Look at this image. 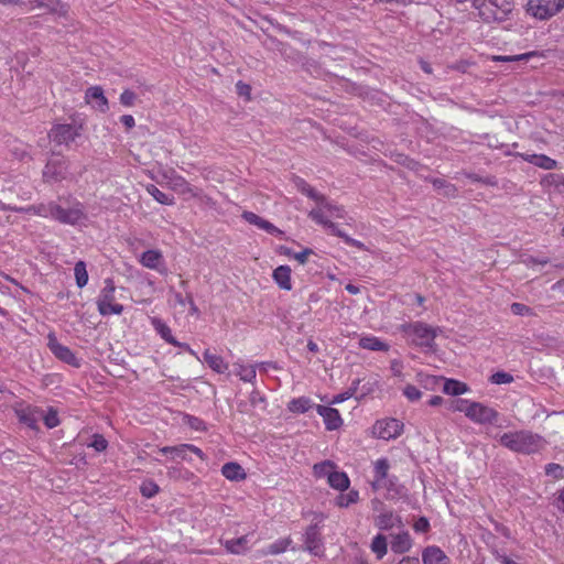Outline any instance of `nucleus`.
<instances>
[{
    "mask_svg": "<svg viewBox=\"0 0 564 564\" xmlns=\"http://www.w3.org/2000/svg\"><path fill=\"white\" fill-rule=\"evenodd\" d=\"M499 443L508 449L521 454L536 453L544 445L542 436L527 430L503 433Z\"/></svg>",
    "mask_w": 564,
    "mask_h": 564,
    "instance_id": "nucleus-1",
    "label": "nucleus"
},
{
    "mask_svg": "<svg viewBox=\"0 0 564 564\" xmlns=\"http://www.w3.org/2000/svg\"><path fill=\"white\" fill-rule=\"evenodd\" d=\"M403 330L412 336V343L416 346L433 349L436 329L422 322L403 325Z\"/></svg>",
    "mask_w": 564,
    "mask_h": 564,
    "instance_id": "nucleus-2",
    "label": "nucleus"
},
{
    "mask_svg": "<svg viewBox=\"0 0 564 564\" xmlns=\"http://www.w3.org/2000/svg\"><path fill=\"white\" fill-rule=\"evenodd\" d=\"M564 8V0H529L527 12L539 20H549Z\"/></svg>",
    "mask_w": 564,
    "mask_h": 564,
    "instance_id": "nucleus-3",
    "label": "nucleus"
},
{
    "mask_svg": "<svg viewBox=\"0 0 564 564\" xmlns=\"http://www.w3.org/2000/svg\"><path fill=\"white\" fill-rule=\"evenodd\" d=\"M115 282L111 278L105 280V286L100 292V295L97 300L98 311L101 315H120L123 311V306L121 304L113 303L115 302Z\"/></svg>",
    "mask_w": 564,
    "mask_h": 564,
    "instance_id": "nucleus-4",
    "label": "nucleus"
},
{
    "mask_svg": "<svg viewBox=\"0 0 564 564\" xmlns=\"http://www.w3.org/2000/svg\"><path fill=\"white\" fill-rule=\"evenodd\" d=\"M303 550L308 552L310 554L318 557H323L325 555V546L323 542V536L319 531V527L317 523L310 524L304 534H303Z\"/></svg>",
    "mask_w": 564,
    "mask_h": 564,
    "instance_id": "nucleus-5",
    "label": "nucleus"
},
{
    "mask_svg": "<svg viewBox=\"0 0 564 564\" xmlns=\"http://www.w3.org/2000/svg\"><path fill=\"white\" fill-rule=\"evenodd\" d=\"M52 218L61 224L77 225L86 218L83 206L76 203L70 208H63L54 202Z\"/></svg>",
    "mask_w": 564,
    "mask_h": 564,
    "instance_id": "nucleus-6",
    "label": "nucleus"
},
{
    "mask_svg": "<svg viewBox=\"0 0 564 564\" xmlns=\"http://www.w3.org/2000/svg\"><path fill=\"white\" fill-rule=\"evenodd\" d=\"M47 340V347L57 359L73 367H80V360L74 355V352L67 346H64L58 343L54 333L48 334Z\"/></svg>",
    "mask_w": 564,
    "mask_h": 564,
    "instance_id": "nucleus-7",
    "label": "nucleus"
},
{
    "mask_svg": "<svg viewBox=\"0 0 564 564\" xmlns=\"http://www.w3.org/2000/svg\"><path fill=\"white\" fill-rule=\"evenodd\" d=\"M67 167L65 159H50L43 169V180L45 182H61L66 177Z\"/></svg>",
    "mask_w": 564,
    "mask_h": 564,
    "instance_id": "nucleus-8",
    "label": "nucleus"
},
{
    "mask_svg": "<svg viewBox=\"0 0 564 564\" xmlns=\"http://www.w3.org/2000/svg\"><path fill=\"white\" fill-rule=\"evenodd\" d=\"M403 423L397 419L377 421L373 425V433L382 440L395 438L401 435Z\"/></svg>",
    "mask_w": 564,
    "mask_h": 564,
    "instance_id": "nucleus-9",
    "label": "nucleus"
},
{
    "mask_svg": "<svg viewBox=\"0 0 564 564\" xmlns=\"http://www.w3.org/2000/svg\"><path fill=\"white\" fill-rule=\"evenodd\" d=\"M79 135L78 129L68 123L55 124L48 132V137L58 145L69 144Z\"/></svg>",
    "mask_w": 564,
    "mask_h": 564,
    "instance_id": "nucleus-10",
    "label": "nucleus"
},
{
    "mask_svg": "<svg viewBox=\"0 0 564 564\" xmlns=\"http://www.w3.org/2000/svg\"><path fill=\"white\" fill-rule=\"evenodd\" d=\"M467 417L479 424L494 423L498 417V412L480 402H473Z\"/></svg>",
    "mask_w": 564,
    "mask_h": 564,
    "instance_id": "nucleus-11",
    "label": "nucleus"
},
{
    "mask_svg": "<svg viewBox=\"0 0 564 564\" xmlns=\"http://www.w3.org/2000/svg\"><path fill=\"white\" fill-rule=\"evenodd\" d=\"M159 452L164 455H171L172 459L180 458L182 460H187V452H191L197 455L200 459H205L206 456L200 448L193 444H180L177 446H164L160 447Z\"/></svg>",
    "mask_w": 564,
    "mask_h": 564,
    "instance_id": "nucleus-12",
    "label": "nucleus"
},
{
    "mask_svg": "<svg viewBox=\"0 0 564 564\" xmlns=\"http://www.w3.org/2000/svg\"><path fill=\"white\" fill-rule=\"evenodd\" d=\"M140 262L143 267L156 270L160 273L166 272V265L161 251L151 249L141 254Z\"/></svg>",
    "mask_w": 564,
    "mask_h": 564,
    "instance_id": "nucleus-13",
    "label": "nucleus"
},
{
    "mask_svg": "<svg viewBox=\"0 0 564 564\" xmlns=\"http://www.w3.org/2000/svg\"><path fill=\"white\" fill-rule=\"evenodd\" d=\"M316 411L324 419L327 431H335L343 425V419L337 409L317 404Z\"/></svg>",
    "mask_w": 564,
    "mask_h": 564,
    "instance_id": "nucleus-14",
    "label": "nucleus"
},
{
    "mask_svg": "<svg viewBox=\"0 0 564 564\" xmlns=\"http://www.w3.org/2000/svg\"><path fill=\"white\" fill-rule=\"evenodd\" d=\"M85 99L87 104H91L93 107L100 112H107L109 109L108 100L104 95V90L100 86H93L86 90Z\"/></svg>",
    "mask_w": 564,
    "mask_h": 564,
    "instance_id": "nucleus-15",
    "label": "nucleus"
},
{
    "mask_svg": "<svg viewBox=\"0 0 564 564\" xmlns=\"http://www.w3.org/2000/svg\"><path fill=\"white\" fill-rule=\"evenodd\" d=\"M423 564H449V557L435 545L427 546L422 552Z\"/></svg>",
    "mask_w": 564,
    "mask_h": 564,
    "instance_id": "nucleus-16",
    "label": "nucleus"
},
{
    "mask_svg": "<svg viewBox=\"0 0 564 564\" xmlns=\"http://www.w3.org/2000/svg\"><path fill=\"white\" fill-rule=\"evenodd\" d=\"M521 158L543 170H554L557 167V162L545 154H521Z\"/></svg>",
    "mask_w": 564,
    "mask_h": 564,
    "instance_id": "nucleus-17",
    "label": "nucleus"
},
{
    "mask_svg": "<svg viewBox=\"0 0 564 564\" xmlns=\"http://www.w3.org/2000/svg\"><path fill=\"white\" fill-rule=\"evenodd\" d=\"M221 474L225 478L231 481L243 480L247 477L243 468L235 462L226 463L221 467Z\"/></svg>",
    "mask_w": 564,
    "mask_h": 564,
    "instance_id": "nucleus-18",
    "label": "nucleus"
},
{
    "mask_svg": "<svg viewBox=\"0 0 564 564\" xmlns=\"http://www.w3.org/2000/svg\"><path fill=\"white\" fill-rule=\"evenodd\" d=\"M476 9L478 10L479 18L485 23L490 22H501L498 12L495 10V8L490 4L488 0H482Z\"/></svg>",
    "mask_w": 564,
    "mask_h": 564,
    "instance_id": "nucleus-19",
    "label": "nucleus"
},
{
    "mask_svg": "<svg viewBox=\"0 0 564 564\" xmlns=\"http://www.w3.org/2000/svg\"><path fill=\"white\" fill-rule=\"evenodd\" d=\"M273 279L282 290L290 291L292 289L291 269L289 265H280L274 269Z\"/></svg>",
    "mask_w": 564,
    "mask_h": 564,
    "instance_id": "nucleus-20",
    "label": "nucleus"
},
{
    "mask_svg": "<svg viewBox=\"0 0 564 564\" xmlns=\"http://www.w3.org/2000/svg\"><path fill=\"white\" fill-rule=\"evenodd\" d=\"M204 361L217 373H224L228 369V364L224 361L223 357L212 354L209 349L204 351Z\"/></svg>",
    "mask_w": 564,
    "mask_h": 564,
    "instance_id": "nucleus-21",
    "label": "nucleus"
},
{
    "mask_svg": "<svg viewBox=\"0 0 564 564\" xmlns=\"http://www.w3.org/2000/svg\"><path fill=\"white\" fill-rule=\"evenodd\" d=\"M249 535H242L237 539L227 540L225 543V547L230 553L241 554L249 549Z\"/></svg>",
    "mask_w": 564,
    "mask_h": 564,
    "instance_id": "nucleus-22",
    "label": "nucleus"
},
{
    "mask_svg": "<svg viewBox=\"0 0 564 564\" xmlns=\"http://www.w3.org/2000/svg\"><path fill=\"white\" fill-rule=\"evenodd\" d=\"M411 546V538L408 532L397 534L391 542V550L398 554L408 552Z\"/></svg>",
    "mask_w": 564,
    "mask_h": 564,
    "instance_id": "nucleus-23",
    "label": "nucleus"
},
{
    "mask_svg": "<svg viewBox=\"0 0 564 564\" xmlns=\"http://www.w3.org/2000/svg\"><path fill=\"white\" fill-rule=\"evenodd\" d=\"M433 187L438 191V193L445 197H455L457 194V188L454 184L447 182L444 178H431L430 180Z\"/></svg>",
    "mask_w": 564,
    "mask_h": 564,
    "instance_id": "nucleus-24",
    "label": "nucleus"
},
{
    "mask_svg": "<svg viewBox=\"0 0 564 564\" xmlns=\"http://www.w3.org/2000/svg\"><path fill=\"white\" fill-rule=\"evenodd\" d=\"M152 325L160 336L171 345H180V341L172 335L171 328L160 318H153Z\"/></svg>",
    "mask_w": 564,
    "mask_h": 564,
    "instance_id": "nucleus-25",
    "label": "nucleus"
},
{
    "mask_svg": "<svg viewBox=\"0 0 564 564\" xmlns=\"http://www.w3.org/2000/svg\"><path fill=\"white\" fill-rule=\"evenodd\" d=\"M359 346L364 349L372 351H387L389 349L388 344L375 336H366L360 338Z\"/></svg>",
    "mask_w": 564,
    "mask_h": 564,
    "instance_id": "nucleus-26",
    "label": "nucleus"
},
{
    "mask_svg": "<svg viewBox=\"0 0 564 564\" xmlns=\"http://www.w3.org/2000/svg\"><path fill=\"white\" fill-rule=\"evenodd\" d=\"M328 484L332 488L344 491L349 487V478L344 471L334 470L328 475Z\"/></svg>",
    "mask_w": 564,
    "mask_h": 564,
    "instance_id": "nucleus-27",
    "label": "nucleus"
},
{
    "mask_svg": "<svg viewBox=\"0 0 564 564\" xmlns=\"http://www.w3.org/2000/svg\"><path fill=\"white\" fill-rule=\"evenodd\" d=\"M308 217L312 218L317 224L323 225L325 228H327L335 236L337 235V231L340 230L335 223L328 220L325 217V215H324V213H323V210L321 208L319 209H312L308 213Z\"/></svg>",
    "mask_w": 564,
    "mask_h": 564,
    "instance_id": "nucleus-28",
    "label": "nucleus"
},
{
    "mask_svg": "<svg viewBox=\"0 0 564 564\" xmlns=\"http://www.w3.org/2000/svg\"><path fill=\"white\" fill-rule=\"evenodd\" d=\"M443 392L449 395H460L468 391L466 383L455 379H444Z\"/></svg>",
    "mask_w": 564,
    "mask_h": 564,
    "instance_id": "nucleus-29",
    "label": "nucleus"
},
{
    "mask_svg": "<svg viewBox=\"0 0 564 564\" xmlns=\"http://www.w3.org/2000/svg\"><path fill=\"white\" fill-rule=\"evenodd\" d=\"M375 523L380 530H390L397 523L401 524V519L392 512H384L376 518Z\"/></svg>",
    "mask_w": 564,
    "mask_h": 564,
    "instance_id": "nucleus-30",
    "label": "nucleus"
},
{
    "mask_svg": "<svg viewBox=\"0 0 564 564\" xmlns=\"http://www.w3.org/2000/svg\"><path fill=\"white\" fill-rule=\"evenodd\" d=\"M311 408H313V402L307 397L295 398L288 403L289 411L293 413H305Z\"/></svg>",
    "mask_w": 564,
    "mask_h": 564,
    "instance_id": "nucleus-31",
    "label": "nucleus"
},
{
    "mask_svg": "<svg viewBox=\"0 0 564 564\" xmlns=\"http://www.w3.org/2000/svg\"><path fill=\"white\" fill-rule=\"evenodd\" d=\"M490 4L498 12L500 21H506L509 18V14L513 10L512 0H488Z\"/></svg>",
    "mask_w": 564,
    "mask_h": 564,
    "instance_id": "nucleus-32",
    "label": "nucleus"
},
{
    "mask_svg": "<svg viewBox=\"0 0 564 564\" xmlns=\"http://www.w3.org/2000/svg\"><path fill=\"white\" fill-rule=\"evenodd\" d=\"M172 185L175 191L182 195H191L196 197L198 195L197 188L191 186V184L182 176H176L172 180Z\"/></svg>",
    "mask_w": 564,
    "mask_h": 564,
    "instance_id": "nucleus-33",
    "label": "nucleus"
},
{
    "mask_svg": "<svg viewBox=\"0 0 564 564\" xmlns=\"http://www.w3.org/2000/svg\"><path fill=\"white\" fill-rule=\"evenodd\" d=\"M371 551L381 560L388 551L387 538L383 534H377L371 542Z\"/></svg>",
    "mask_w": 564,
    "mask_h": 564,
    "instance_id": "nucleus-34",
    "label": "nucleus"
},
{
    "mask_svg": "<svg viewBox=\"0 0 564 564\" xmlns=\"http://www.w3.org/2000/svg\"><path fill=\"white\" fill-rule=\"evenodd\" d=\"M53 207H54V202H50L46 204L41 203L37 205L29 206L25 209V212L29 214L41 216V217H45V218L51 217L52 218Z\"/></svg>",
    "mask_w": 564,
    "mask_h": 564,
    "instance_id": "nucleus-35",
    "label": "nucleus"
},
{
    "mask_svg": "<svg viewBox=\"0 0 564 564\" xmlns=\"http://www.w3.org/2000/svg\"><path fill=\"white\" fill-rule=\"evenodd\" d=\"M74 274L76 284L79 289H83L88 283V272L86 269V263L83 260H79L75 263Z\"/></svg>",
    "mask_w": 564,
    "mask_h": 564,
    "instance_id": "nucleus-36",
    "label": "nucleus"
},
{
    "mask_svg": "<svg viewBox=\"0 0 564 564\" xmlns=\"http://www.w3.org/2000/svg\"><path fill=\"white\" fill-rule=\"evenodd\" d=\"M148 193L160 204L163 205H173L174 204V197L163 193L160 191L155 185L151 184L147 187Z\"/></svg>",
    "mask_w": 564,
    "mask_h": 564,
    "instance_id": "nucleus-37",
    "label": "nucleus"
},
{
    "mask_svg": "<svg viewBox=\"0 0 564 564\" xmlns=\"http://www.w3.org/2000/svg\"><path fill=\"white\" fill-rule=\"evenodd\" d=\"M235 367L237 368L236 375L239 376L242 381L252 382L256 379L257 372L253 366H245L236 362Z\"/></svg>",
    "mask_w": 564,
    "mask_h": 564,
    "instance_id": "nucleus-38",
    "label": "nucleus"
},
{
    "mask_svg": "<svg viewBox=\"0 0 564 564\" xmlns=\"http://www.w3.org/2000/svg\"><path fill=\"white\" fill-rule=\"evenodd\" d=\"M390 468L389 460L387 458H380L375 464V479L376 484H380L388 476Z\"/></svg>",
    "mask_w": 564,
    "mask_h": 564,
    "instance_id": "nucleus-39",
    "label": "nucleus"
},
{
    "mask_svg": "<svg viewBox=\"0 0 564 564\" xmlns=\"http://www.w3.org/2000/svg\"><path fill=\"white\" fill-rule=\"evenodd\" d=\"M335 468L334 463L330 460H325L318 464H315L313 467L314 474L316 477H327L329 474H333V469Z\"/></svg>",
    "mask_w": 564,
    "mask_h": 564,
    "instance_id": "nucleus-40",
    "label": "nucleus"
},
{
    "mask_svg": "<svg viewBox=\"0 0 564 564\" xmlns=\"http://www.w3.org/2000/svg\"><path fill=\"white\" fill-rule=\"evenodd\" d=\"M40 414L47 429H54L59 424L58 413L55 409L50 408L45 414L42 411Z\"/></svg>",
    "mask_w": 564,
    "mask_h": 564,
    "instance_id": "nucleus-41",
    "label": "nucleus"
},
{
    "mask_svg": "<svg viewBox=\"0 0 564 564\" xmlns=\"http://www.w3.org/2000/svg\"><path fill=\"white\" fill-rule=\"evenodd\" d=\"M160 491V487L153 480H144L140 486V492L145 498H152Z\"/></svg>",
    "mask_w": 564,
    "mask_h": 564,
    "instance_id": "nucleus-42",
    "label": "nucleus"
},
{
    "mask_svg": "<svg viewBox=\"0 0 564 564\" xmlns=\"http://www.w3.org/2000/svg\"><path fill=\"white\" fill-rule=\"evenodd\" d=\"M30 3L36 6L37 8L45 9L50 12H57L62 7L59 0H29Z\"/></svg>",
    "mask_w": 564,
    "mask_h": 564,
    "instance_id": "nucleus-43",
    "label": "nucleus"
},
{
    "mask_svg": "<svg viewBox=\"0 0 564 564\" xmlns=\"http://www.w3.org/2000/svg\"><path fill=\"white\" fill-rule=\"evenodd\" d=\"M292 543L291 538L280 539L269 546V553L276 555L283 553Z\"/></svg>",
    "mask_w": 564,
    "mask_h": 564,
    "instance_id": "nucleus-44",
    "label": "nucleus"
},
{
    "mask_svg": "<svg viewBox=\"0 0 564 564\" xmlns=\"http://www.w3.org/2000/svg\"><path fill=\"white\" fill-rule=\"evenodd\" d=\"M538 55H540L539 52L532 51V52L513 55V56H501V55L495 56L494 61H499V62L528 61L531 57L538 56Z\"/></svg>",
    "mask_w": 564,
    "mask_h": 564,
    "instance_id": "nucleus-45",
    "label": "nucleus"
},
{
    "mask_svg": "<svg viewBox=\"0 0 564 564\" xmlns=\"http://www.w3.org/2000/svg\"><path fill=\"white\" fill-rule=\"evenodd\" d=\"M359 494L357 490H350L347 495H340L337 500V505L341 508H346L351 503L357 502Z\"/></svg>",
    "mask_w": 564,
    "mask_h": 564,
    "instance_id": "nucleus-46",
    "label": "nucleus"
},
{
    "mask_svg": "<svg viewBox=\"0 0 564 564\" xmlns=\"http://www.w3.org/2000/svg\"><path fill=\"white\" fill-rule=\"evenodd\" d=\"M19 419H20V422L25 424L28 427H30L32 430L37 429L39 416H36L34 413L22 412L19 414Z\"/></svg>",
    "mask_w": 564,
    "mask_h": 564,
    "instance_id": "nucleus-47",
    "label": "nucleus"
},
{
    "mask_svg": "<svg viewBox=\"0 0 564 564\" xmlns=\"http://www.w3.org/2000/svg\"><path fill=\"white\" fill-rule=\"evenodd\" d=\"M466 176L471 182L482 183L487 186H498V180L495 176L482 177L476 173H468V174H466Z\"/></svg>",
    "mask_w": 564,
    "mask_h": 564,
    "instance_id": "nucleus-48",
    "label": "nucleus"
},
{
    "mask_svg": "<svg viewBox=\"0 0 564 564\" xmlns=\"http://www.w3.org/2000/svg\"><path fill=\"white\" fill-rule=\"evenodd\" d=\"M490 382L494 384H507L513 381L512 375L505 371H497L490 377Z\"/></svg>",
    "mask_w": 564,
    "mask_h": 564,
    "instance_id": "nucleus-49",
    "label": "nucleus"
},
{
    "mask_svg": "<svg viewBox=\"0 0 564 564\" xmlns=\"http://www.w3.org/2000/svg\"><path fill=\"white\" fill-rule=\"evenodd\" d=\"M88 446L93 447L96 452H104L108 447V441L101 434H94Z\"/></svg>",
    "mask_w": 564,
    "mask_h": 564,
    "instance_id": "nucleus-50",
    "label": "nucleus"
},
{
    "mask_svg": "<svg viewBox=\"0 0 564 564\" xmlns=\"http://www.w3.org/2000/svg\"><path fill=\"white\" fill-rule=\"evenodd\" d=\"M545 475L561 479L564 477V467L555 463H550L545 466Z\"/></svg>",
    "mask_w": 564,
    "mask_h": 564,
    "instance_id": "nucleus-51",
    "label": "nucleus"
},
{
    "mask_svg": "<svg viewBox=\"0 0 564 564\" xmlns=\"http://www.w3.org/2000/svg\"><path fill=\"white\" fill-rule=\"evenodd\" d=\"M185 422L188 424V426L195 431H206V424L203 420L199 417L193 416V415H186Z\"/></svg>",
    "mask_w": 564,
    "mask_h": 564,
    "instance_id": "nucleus-52",
    "label": "nucleus"
},
{
    "mask_svg": "<svg viewBox=\"0 0 564 564\" xmlns=\"http://www.w3.org/2000/svg\"><path fill=\"white\" fill-rule=\"evenodd\" d=\"M336 236L341 238L347 245H349L351 247H356V248H358L360 250H368V248L365 246V243H362L361 241L356 240V239L349 237L343 230L337 231Z\"/></svg>",
    "mask_w": 564,
    "mask_h": 564,
    "instance_id": "nucleus-53",
    "label": "nucleus"
},
{
    "mask_svg": "<svg viewBox=\"0 0 564 564\" xmlns=\"http://www.w3.org/2000/svg\"><path fill=\"white\" fill-rule=\"evenodd\" d=\"M137 100V95L134 91L130 89H124L120 95V102L126 107L134 106Z\"/></svg>",
    "mask_w": 564,
    "mask_h": 564,
    "instance_id": "nucleus-54",
    "label": "nucleus"
},
{
    "mask_svg": "<svg viewBox=\"0 0 564 564\" xmlns=\"http://www.w3.org/2000/svg\"><path fill=\"white\" fill-rule=\"evenodd\" d=\"M322 206L329 213L330 216H334L336 218H344L345 210L343 207L333 205V204L328 203L326 199L322 204Z\"/></svg>",
    "mask_w": 564,
    "mask_h": 564,
    "instance_id": "nucleus-55",
    "label": "nucleus"
},
{
    "mask_svg": "<svg viewBox=\"0 0 564 564\" xmlns=\"http://www.w3.org/2000/svg\"><path fill=\"white\" fill-rule=\"evenodd\" d=\"M403 394L411 402L417 401L422 395L421 391L415 386L412 384H408L404 387Z\"/></svg>",
    "mask_w": 564,
    "mask_h": 564,
    "instance_id": "nucleus-56",
    "label": "nucleus"
},
{
    "mask_svg": "<svg viewBox=\"0 0 564 564\" xmlns=\"http://www.w3.org/2000/svg\"><path fill=\"white\" fill-rule=\"evenodd\" d=\"M241 217L249 224L257 226L258 228H261L264 219L258 216L257 214L252 212H243Z\"/></svg>",
    "mask_w": 564,
    "mask_h": 564,
    "instance_id": "nucleus-57",
    "label": "nucleus"
},
{
    "mask_svg": "<svg viewBox=\"0 0 564 564\" xmlns=\"http://www.w3.org/2000/svg\"><path fill=\"white\" fill-rule=\"evenodd\" d=\"M473 402L474 401H469V400H466V399H458L457 401H455V403L453 405V410L454 411H458V412H463L467 416L469 408L471 406Z\"/></svg>",
    "mask_w": 564,
    "mask_h": 564,
    "instance_id": "nucleus-58",
    "label": "nucleus"
},
{
    "mask_svg": "<svg viewBox=\"0 0 564 564\" xmlns=\"http://www.w3.org/2000/svg\"><path fill=\"white\" fill-rule=\"evenodd\" d=\"M354 394H355V389H348L347 391L335 395L330 403L332 404L341 403V402L348 400L349 398H351Z\"/></svg>",
    "mask_w": 564,
    "mask_h": 564,
    "instance_id": "nucleus-59",
    "label": "nucleus"
},
{
    "mask_svg": "<svg viewBox=\"0 0 564 564\" xmlns=\"http://www.w3.org/2000/svg\"><path fill=\"white\" fill-rule=\"evenodd\" d=\"M416 532H427L430 529V522L425 517H421L413 525Z\"/></svg>",
    "mask_w": 564,
    "mask_h": 564,
    "instance_id": "nucleus-60",
    "label": "nucleus"
},
{
    "mask_svg": "<svg viewBox=\"0 0 564 564\" xmlns=\"http://www.w3.org/2000/svg\"><path fill=\"white\" fill-rule=\"evenodd\" d=\"M529 311H530V308L522 303H512L511 304V312L514 315H525L527 313H529Z\"/></svg>",
    "mask_w": 564,
    "mask_h": 564,
    "instance_id": "nucleus-61",
    "label": "nucleus"
},
{
    "mask_svg": "<svg viewBox=\"0 0 564 564\" xmlns=\"http://www.w3.org/2000/svg\"><path fill=\"white\" fill-rule=\"evenodd\" d=\"M305 195L312 199H314L318 204H323L325 202V196L317 193L312 186H310L308 191L305 193Z\"/></svg>",
    "mask_w": 564,
    "mask_h": 564,
    "instance_id": "nucleus-62",
    "label": "nucleus"
},
{
    "mask_svg": "<svg viewBox=\"0 0 564 564\" xmlns=\"http://www.w3.org/2000/svg\"><path fill=\"white\" fill-rule=\"evenodd\" d=\"M236 89H237V94L239 96H247L249 97L250 95V91H251V87L248 85V84H245L243 82L239 80L237 84H236Z\"/></svg>",
    "mask_w": 564,
    "mask_h": 564,
    "instance_id": "nucleus-63",
    "label": "nucleus"
},
{
    "mask_svg": "<svg viewBox=\"0 0 564 564\" xmlns=\"http://www.w3.org/2000/svg\"><path fill=\"white\" fill-rule=\"evenodd\" d=\"M314 251L310 248H305L303 251L294 253V258L301 263L304 264L307 261V257L313 254Z\"/></svg>",
    "mask_w": 564,
    "mask_h": 564,
    "instance_id": "nucleus-64",
    "label": "nucleus"
}]
</instances>
